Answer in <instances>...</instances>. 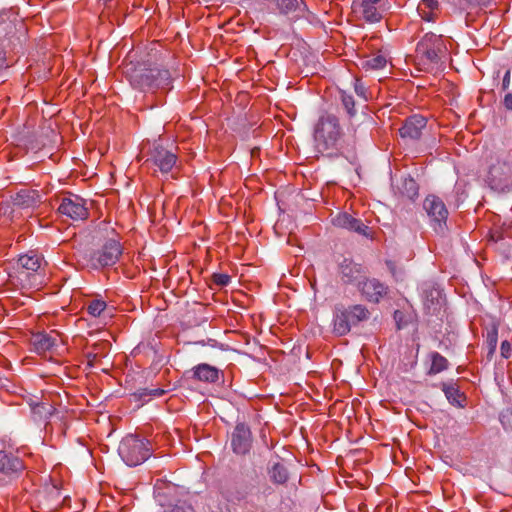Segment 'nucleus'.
I'll return each instance as SVG.
<instances>
[{
  "mask_svg": "<svg viewBox=\"0 0 512 512\" xmlns=\"http://www.w3.org/2000/svg\"><path fill=\"white\" fill-rule=\"evenodd\" d=\"M315 147L320 153L331 154L338 149L342 129L339 119L330 113L321 115L314 127Z\"/></svg>",
  "mask_w": 512,
  "mask_h": 512,
  "instance_id": "obj_1",
  "label": "nucleus"
},
{
  "mask_svg": "<svg viewBox=\"0 0 512 512\" xmlns=\"http://www.w3.org/2000/svg\"><path fill=\"white\" fill-rule=\"evenodd\" d=\"M445 50L441 36L426 34L416 47V61L420 70L432 71L438 68Z\"/></svg>",
  "mask_w": 512,
  "mask_h": 512,
  "instance_id": "obj_2",
  "label": "nucleus"
},
{
  "mask_svg": "<svg viewBox=\"0 0 512 512\" xmlns=\"http://www.w3.org/2000/svg\"><path fill=\"white\" fill-rule=\"evenodd\" d=\"M129 81L134 88L141 91H154L155 89L168 88L171 83V75L166 69L157 67H139L128 73Z\"/></svg>",
  "mask_w": 512,
  "mask_h": 512,
  "instance_id": "obj_3",
  "label": "nucleus"
},
{
  "mask_svg": "<svg viewBox=\"0 0 512 512\" xmlns=\"http://www.w3.org/2000/svg\"><path fill=\"white\" fill-rule=\"evenodd\" d=\"M149 443L134 435H127L118 447V453L128 466H137L150 456Z\"/></svg>",
  "mask_w": 512,
  "mask_h": 512,
  "instance_id": "obj_4",
  "label": "nucleus"
},
{
  "mask_svg": "<svg viewBox=\"0 0 512 512\" xmlns=\"http://www.w3.org/2000/svg\"><path fill=\"white\" fill-rule=\"evenodd\" d=\"M176 162V154L164 147L161 139L153 142L145 160L146 165L158 168L163 174L169 173Z\"/></svg>",
  "mask_w": 512,
  "mask_h": 512,
  "instance_id": "obj_5",
  "label": "nucleus"
},
{
  "mask_svg": "<svg viewBox=\"0 0 512 512\" xmlns=\"http://www.w3.org/2000/svg\"><path fill=\"white\" fill-rule=\"evenodd\" d=\"M386 0H354L352 12L369 23L379 22L383 17Z\"/></svg>",
  "mask_w": 512,
  "mask_h": 512,
  "instance_id": "obj_6",
  "label": "nucleus"
},
{
  "mask_svg": "<svg viewBox=\"0 0 512 512\" xmlns=\"http://www.w3.org/2000/svg\"><path fill=\"white\" fill-rule=\"evenodd\" d=\"M122 254L120 243L110 239L91 256V264L94 268H104L116 264Z\"/></svg>",
  "mask_w": 512,
  "mask_h": 512,
  "instance_id": "obj_7",
  "label": "nucleus"
},
{
  "mask_svg": "<svg viewBox=\"0 0 512 512\" xmlns=\"http://www.w3.org/2000/svg\"><path fill=\"white\" fill-rule=\"evenodd\" d=\"M57 211L62 216L74 221L85 220L89 215L86 201L83 198L72 194L61 199Z\"/></svg>",
  "mask_w": 512,
  "mask_h": 512,
  "instance_id": "obj_8",
  "label": "nucleus"
},
{
  "mask_svg": "<svg viewBox=\"0 0 512 512\" xmlns=\"http://www.w3.org/2000/svg\"><path fill=\"white\" fill-rule=\"evenodd\" d=\"M261 5L274 13L298 18L307 11L304 0H258Z\"/></svg>",
  "mask_w": 512,
  "mask_h": 512,
  "instance_id": "obj_9",
  "label": "nucleus"
},
{
  "mask_svg": "<svg viewBox=\"0 0 512 512\" xmlns=\"http://www.w3.org/2000/svg\"><path fill=\"white\" fill-rule=\"evenodd\" d=\"M512 177V159L509 156L497 157L496 163H492L488 171V179L491 184L498 186Z\"/></svg>",
  "mask_w": 512,
  "mask_h": 512,
  "instance_id": "obj_10",
  "label": "nucleus"
},
{
  "mask_svg": "<svg viewBox=\"0 0 512 512\" xmlns=\"http://www.w3.org/2000/svg\"><path fill=\"white\" fill-rule=\"evenodd\" d=\"M338 273L345 284L357 283L358 285L365 278L366 269L352 259L344 258L338 265Z\"/></svg>",
  "mask_w": 512,
  "mask_h": 512,
  "instance_id": "obj_11",
  "label": "nucleus"
},
{
  "mask_svg": "<svg viewBox=\"0 0 512 512\" xmlns=\"http://www.w3.org/2000/svg\"><path fill=\"white\" fill-rule=\"evenodd\" d=\"M333 224L339 228L347 229L366 238H372L371 229L360 219L353 217L348 213H339L333 218Z\"/></svg>",
  "mask_w": 512,
  "mask_h": 512,
  "instance_id": "obj_12",
  "label": "nucleus"
},
{
  "mask_svg": "<svg viewBox=\"0 0 512 512\" xmlns=\"http://www.w3.org/2000/svg\"><path fill=\"white\" fill-rule=\"evenodd\" d=\"M423 207L433 222L440 227L446 223L448 210L444 202L435 195H429L425 198Z\"/></svg>",
  "mask_w": 512,
  "mask_h": 512,
  "instance_id": "obj_13",
  "label": "nucleus"
},
{
  "mask_svg": "<svg viewBox=\"0 0 512 512\" xmlns=\"http://www.w3.org/2000/svg\"><path fill=\"white\" fill-rule=\"evenodd\" d=\"M358 288L366 300L374 303H378L387 294L388 290L379 280L366 277L359 282Z\"/></svg>",
  "mask_w": 512,
  "mask_h": 512,
  "instance_id": "obj_14",
  "label": "nucleus"
},
{
  "mask_svg": "<svg viewBox=\"0 0 512 512\" xmlns=\"http://www.w3.org/2000/svg\"><path fill=\"white\" fill-rule=\"evenodd\" d=\"M231 446L236 454L244 455L251 447V432L248 426L243 423L236 425L232 437Z\"/></svg>",
  "mask_w": 512,
  "mask_h": 512,
  "instance_id": "obj_15",
  "label": "nucleus"
},
{
  "mask_svg": "<svg viewBox=\"0 0 512 512\" xmlns=\"http://www.w3.org/2000/svg\"><path fill=\"white\" fill-rule=\"evenodd\" d=\"M25 469L23 461L12 452L0 451V474L8 477L17 476Z\"/></svg>",
  "mask_w": 512,
  "mask_h": 512,
  "instance_id": "obj_16",
  "label": "nucleus"
},
{
  "mask_svg": "<svg viewBox=\"0 0 512 512\" xmlns=\"http://www.w3.org/2000/svg\"><path fill=\"white\" fill-rule=\"evenodd\" d=\"M427 120L422 115H412L408 117L402 127L399 129L402 138L417 140L422 134V130L426 127Z\"/></svg>",
  "mask_w": 512,
  "mask_h": 512,
  "instance_id": "obj_17",
  "label": "nucleus"
},
{
  "mask_svg": "<svg viewBox=\"0 0 512 512\" xmlns=\"http://www.w3.org/2000/svg\"><path fill=\"white\" fill-rule=\"evenodd\" d=\"M53 334L54 331H51V333L38 332L32 336L31 341L37 353L43 354L56 346L59 335Z\"/></svg>",
  "mask_w": 512,
  "mask_h": 512,
  "instance_id": "obj_18",
  "label": "nucleus"
},
{
  "mask_svg": "<svg viewBox=\"0 0 512 512\" xmlns=\"http://www.w3.org/2000/svg\"><path fill=\"white\" fill-rule=\"evenodd\" d=\"M41 258L34 252L20 255L17 260V265L22 269L19 272L21 277L29 278L31 272H36L40 267Z\"/></svg>",
  "mask_w": 512,
  "mask_h": 512,
  "instance_id": "obj_19",
  "label": "nucleus"
},
{
  "mask_svg": "<svg viewBox=\"0 0 512 512\" xmlns=\"http://www.w3.org/2000/svg\"><path fill=\"white\" fill-rule=\"evenodd\" d=\"M221 371L209 364H198L193 368V377L199 381L216 383L220 379Z\"/></svg>",
  "mask_w": 512,
  "mask_h": 512,
  "instance_id": "obj_20",
  "label": "nucleus"
},
{
  "mask_svg": "<svg viewBox=\"0 0 512 512\" xmlns=\"http://www.w3.org/2000/svg\"><path fill=\"white\" fill-rule=\"evenodd\" d=\"M417 12L422 20L434 22L440 14L438 0H421L417 6Z\"/></svg>",
  "mask_w": 512,
  "mask_h": 512,
  "instance_id": "obj_21",
  "label": "nucleus"
},
{
  "mask_svg": "<svg viewBox=\"0 0 512 512\" xmlns=\"http://www.w3.org/2000/svg\"><path fill=\"white\" fill-rule=\"evenodd\" d=\"M387 64V58L380 53L369 55L360 59L359 66L366 72L383 69Z\"/></svg>",
  "mask_w": 512,
  "mask_h": 512,
  "instance_id": "obj_22",
  "label": "nucleus"
},
{
  "mask_svg": "<svg viewBox=\"0 0 512 512\" xmlns=\"http://www.w3.org/2000/svg\"><path fill=\"white\" fill-rule=\"evenodd\" d=\"M39 202V193L35 190L29 189H23L19 191L14 198V203L22 207H32Z\"/></svg>",
  "mask_w": 512,
  "mask_h": 512,
  "instance_id": "obj_23",
  "label": "nucleus"
},
{
  "mask_svg": "<svg viewBox=\"0 0 512 512\" xmlns=\"http://www.w3.org/2000/svg\"><path fill=\"white\" fill-rule=\"evenodd\" d=\"M344 311L352 325H357L369 317V311L363 305H353Z\"/></svg>",
  "mask_w": 512,
  "mask_h": 512,
  "instance_id": "obj_24",
  "label": "nucleus"
},
{
  "mask_svg": "<svg viewBox=\"0 0 512 512\" xmlns=\"http://www.w3.org/2000/svg\"><path fill=\"white\" fill-rule=\"evenodd\" d=\"M351 326L352 323L348 319V316L345 313V311H341L340 313L336 314L334 318L333 331L337 335H346L350 331Z\"/></svg>",
  "mask_w": 512,
  "mask_h": 512,
  "instance_id": "obj_25",
  "label": "nucleus"
},
{
  "mask_svg": "<svg viewBox=\"0 0 512 512\" xmlns=\"http://www.w3.org/2000/svg\"><path fill=\"white\" fill-rule=\"evenodd\" d=\"M431 366L428 370V375L438 374L448 368V360L438 352H431L430 355Z\"/></svg>",
  "mask_w": 512,
  "mask_h": 512,
  "instance_id": "obj_26",
  "label": "nucleus"
},
{
  "mask_svg": "<svg viewBox=\"0 0 512 512\" xmlns=\"http://www.w3.org/2000/svg\"><path fill=\"white\" fill-rule=\"evenodd\" d=\"M399 191L404 197L413 200L418 196V185L415 180L410 177L403 178Z\"/></svg>",
  "mask_w": 512,
  "mask_h": 512,
  "instance_id": "obj_27",
  "label": "nucleus"
},
{
  "mask_svg": "<svg viewBox=\"0 0 512 512\" xmlns=\"http://www.w3.org/2000/svg\"><path fill=\"white\" fill-rule=\"evenodd\" d=\"M166 393L164 389L161 388H142L137 390L133 395L139 400L146 402L154 397H161Z\"/></svg>",
  "mask_w": 512,
  "mask_h": 512,
  "instance_id": "obj_28",
  "label": "nucleus"
},
{
  "mask_svg": "<svg viewBox=\"0 0 512 512\" xmlns=\"http://www.w3.org/2000/svg\"><path fill=\"white\" fill-rule=\"evenodd\" d=\"M271 480L276 484H284L288 480V472L284 465L276 463L269 470Z\"/></svg>",
  "mask_w": 512,
  "mask_h": 512,
  "instance_id": "obj_29",
  "label": "nucleus"
},
{
  "mask_svg": "<svg viewBox=\"0 0 512 512\" xmlns=\"http://www.w3.org/2000/svg\"><path fill=\"white\" fill-rule=\"evenodd\" d=\"M442 390L451 404L461 405L460 400L462 398V394L458 387L453 384L442 383Z\"/></svg>",
  "mask_w": 512,
  "mask_h": 512,
  "instance_id": "obj_30",
  "label": "nucleus"
},
{
  "mask_svg": "<svg viewBox=\"0 0 512 512\" xmlns=\"http://www.w3.org/2000/svg\"><path fill=\"white\" fill-rule=\"evenodd\" d=\"M106 302L103 301V300H100V299H95V300H92L88 305H87V312L93 316V317H98L101 315V313L105 310L106 308Z\"/></svg>",
  "mask_w": 512,
  "mask_h": 512,
  "instance_id": "obj_31",
  "label": "nucleus"
},
{
  "mask_svg": "<svg viewBox=\"0 0 512 512\" xmlns=\"http://www.w3.org/2000/svg\"><path fill=\"white\" fill-rule=\"evenodd\" d=\"M498 342V330L496 327H492L487 331L486 334V344L489 348V353H493L496 349Z\"/></svg>",
  "mask_w": 512,
  "mask_h": 512,
  "instance_id": "obj_32",
  "label": "nucleus"
},
{
  "mask_svg": "<svg viewBox=\"0 0 512 512\" xmlns=\"http://www.w3.org/2000/svg\"><path fill=\"white\" fill-rule=\"evenodd\" d=\"M341 101H342V104L345 107L347 113L351 117H353L356 113V111L354 109L355 102H354L353 96H351L345 92H341Z\"/></svg>",
  "mask_w": 512,
  "mask_h": 512,
  "instance_id": "obj_33",
  "label": "nucleus"
},
{
  "mask_svg": "<svg viewBox=\"0 0 512 512\" xmlns=\"http://www.w3.org/2000/svg\"><path fill=\"white\" fill-rule=\"evenodd\" d=\"M493 0H466L468 9H483L488 7Z\"/></svg>",
  "mask_w": 512,
  "mask_h": 512,
  "instance_id": "obj_34",
  "label": "nucleus"
},
{
  "mask_svg": "<svg viewBox=\"0 0 512 512\" xmlns=\"http://www.w3.org/2000/svg\"><path fill=\"white\" fill-rule=\"evenodd\" d=\"M213 282L217 284L218 286H226L230 282V276L223 273H216L212 276Z\"/></svg>",
  "mask_w": 512,
  "mask_h": 512,
  "instance_id": "obj_35",
  "label": "nucleus"
},
{
  "mask_svg": "<svg viewBox=\"0 0 512 512\" xmlns=\"http://www.w3.org/2000/svg\"><path fill=\"white\" fill-rule=\"evenodd\" d=\"M500 421L505 429H512V411L507 410L500 415Z\"/></svg>",
  "mask_w": 512,
  "mask_h": 512,
  "instance_id": "obj_36",
  "label": "nucleus"
},
{
  "mask_svg": "<svg viewBox=\"0 0 512 512\" xmlns=\"http://www.w3.org/2000/svg\"><path fill=\"white\" fill-rule=\"evenodd\" d=\"M165 512H194L193 508L185 503H178L170 506Z\"/></svg>",
  "mask_w": 512,
  "mask_h": 512,
  "instance_id": "obj_37",
  "label": "nucleus"
},
{
  "mask_svg": "<svg viewBox=\"0 0 512 512\" xmlns=\"http://www.w3.org/2000/svg\"><path fill=\"white\" fill-rule=\"evenodd\" d=\"M500 350H501L502 357L508 359L512 355V345H511V343L508 342V341H503L501 343Z\"/></svg>",
  "mask_w": 512,
  "mask_h": 512,
  "instance_id": "obj_38",
  "label": "nucleus"
},
{
  "mask_svg": "<svg viewBox=\"0 0 512 512\" xmlns=\"http://www.w3.org/2000/svg\"><path fill=\"white\" fill-rule=\"evenodd\" d=\"M511 81V72L510 70H507L502 81V90H507L510 86Z\"/></svg>",
  "mask_w": 512,
  "mask_h": 512,
  "instance_id": "obj_39",
  "label": "nucleus"
},
{
  "mask_svg": "<svg viewBox=\"0 0 512 512\" xmlns=\"http://www.w3.org/2000/svg\"><path fill=\"white\" fill-rule=\"evenodd\" d=\"M503 104L507 110H512V93H507L505 95Z\"/></svg>",
  "mask_w": 512,
  "mask_h": 512,
  "instance_id": "obj_40",
  "label": "nucleus"
},
{
  "mask_svg": "<svg viewBox=\"0 0 512 512\" xmlns=\"http://www.w3.org/2000/svg\"><path fill=\"white\" fill-rule=\"evenodd\" d=\"M355 91L356 93L359 95V96H362V97H365L364 96V87L359 85L358 84V81H356L355 83Z\"/></svg>",
  "mask_w": 512,
  "mask_h": 512,
  "instance_id": "obj_41",
  "label": "nucleus"
},
{
  "mask_svg": "<svg viewBox=\"0 0 512 512\" xmlns=\"http://www.w3.org/2000/svg\"><path fill=\"white\" fill-rule=\"evenodd\" d=\"M44 408H45V407H44V405H43V404H37V405L33 408V410H34V412H35V413H39V414H41V413H42L41 409H44Z\"/></svg>",
  "mask_w": 512,
  "mask_h": 512,
  "instance_id": "obj_42",
  "label": "nucleus"
}]
</instances>
